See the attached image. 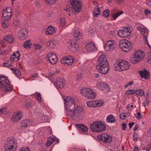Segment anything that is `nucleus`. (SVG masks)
Here are the masks:
<instances>
[{"mask_svg": "<svg viewBox=\"0 0 151 151\" xmlns=\"http://www.w3.org/2000/svg\"><path fill=\"white\" fill-rule=\"evenodd\" d=\"M89 92H90L88 93H88L86 97L90 99H93L96 96L95 93L93 90L91 89Z\"/></svg>", "mask_w": 151, "mask_h": 151, "instance_id": "473e14b6", "label": "nucleus"}, {"mask_svg": "<svg viewBox=\"0 0 151 151\" xmlns=\"http://www.w3.org/2000/svg\"><path fill=\"white\" fill-rule=\"evenodd\" d=\"M76 126L80 133L87 131V127L83 124H76Z\"/></svg>", "mask_w": 151, "mask_h": 151, "instance_id": "4be33fe9", "label": "nucleus"}, {"mask_svg": "<svg viewBox=\"0 0 151 151\" xmlns=\"http://www.w3.org/2000/svg\"><path fill=\"white\" fill-rule=\"evenodd\" d=\"M45 1L47 4L51 5L55 3L57 0H45Z\"/></svg>", "mask_w": 151, "mask_h": 151, "instance_id": "c03bdc74", "label": "nucleus"}, {"mask_svg": "<svg viewBox=\"0 0 151 151\" xmlns=\"http://www.w3.org/2000/svg\"><path fill=\"white\" fill-rule=\"evenodd\" d=\"M95 107H100L103 104V101L102 100L94 101Z\"/></svg>", "mask_w": 151, "mask_h": 151, "instance_id": "4c0bfd02", "label": "nucleus"}, {"mask_svg": "<svg viewBox=\"0 0 151 151\" xmlns=\"http://www.w3.org/2000/svg\"><path fill=\"white\" fill-rule=\"evenodd\" d=\"M7 111V109L6 108H1L0 109V115L4 113Z\"/></svg>", "mask_w": 151, "mask_h": 151, "instance_id": "864d4df0", "label": "nucleus"}, {"mask_svg": "<svg viewBox=\"0 0 151 151\" xmlns=\"http://www.w3.org/2000/svg\"><path fill=\"white\" fill-rule=\"evenodd\" d=\"M75 99L70 96L66 97L64 99V105L65 114L70 116L73 120L78 121L83 116L84 111L81 106H75Z\"/></svg>", "mask_w": 151, "mask_h": 151, "instance_id": "f257e3e1", "label": "nucleus"}, {"mask_svg": "<svg viewBox=\"0 0 151 151\" xmlns=\"http://www.w3.org/2000/svg\"><path fill=\"white\" fill-rule=\"evenodd\" d=\"M56 29L52 26H50L47 29L45 33L47 35H51L55 33Z\"/></svg>", "mask_w": 151, "mask_h": 151, "instance_id": "b1692460", "label": "nucleus"}, {"mask_svg": "<svg viewBox=\"0 0 151 151\" xmlns=\"http://www.w3.org/2000/svg\"><path fill=\"white\" fill-rule=\"evenodd\" d=\"M142 117V115L140 112L137 113L136 115H135V117L137 119H141Z\"/></svg>", "mask_w": 151, "mask_h": 151, "instance_id": "5fc2aeb1", "label": "nucleus"}, {"mask_svg": "<svg viewBox=\"0 0 151 151\" xmlns=\"http://www.w3.org/2000/svg\"><path fill=\"white\" fill-rule=\"evenodd\" d=\"M93 75L96 78H98L99 77V75L98 74L95 73L93 74Z\"/></svg>", "mask_w": 151, "mask_h": 151, "instance_id": "774afa93", "label": "nucleus"}, {"mask_svg": "<svg viewBox=\"0 0 151 151\" xmlns=\"http://www.w3.org/2000/svg\"><path fill=\"white\" fill-rule=\"evenodd\" d=\"M134 81H131L129 83H128L125 86V88H127L130 86H131L134 84Z\"/></svg>", "mask_w": 151, "mask_h": 151, "instance_id": "8fccbe9b", "label": "nucleus"}, {"mask_svg": "<svg viewBox=\"0 0 151 151\" xmlns=\"http://www.w3.org/2000/svg\"><path fill=\"white\" fill-rule=\"evenodd\" d=\"M135 93V90H129L126 92V93L128 95H132Z\"/></svg>", "mask_w": 151, "mask_h": 151, "instance_id": "09e8293b", "label": "nucleus"}, {"mask_svg": "<svg viewBox=\"0 0 151 151\" xmlns=\"http://www.w3.org/2000/svg\"><path fill=\"white\" fill-rule=\"evenodd\" d=\"M97 86L100 89L106 92L109 91L110 89L109 86L103 82H99L97 84Z\"/></svg>", "mask_w": 151, "mask_h": 151, "instance_id": "f3484780", "label": "nucleus"}, {"mask_svg": "<svg viewBox=\"0 0 151 151\" xmlns=\"http://www.w3.org/2000/svg\"><path fill=\"white\" fill-rule=\"evenodd\" d=\"M12 62L11 60L8 61H6L3 64V66L6 67H9L12 66Z\"/></svg>", "mask_w": 151, "mask_h": 151, "instance_id": "79ce46f5", "label": "nucleus"}, {"mask_svg": "<svg viewBox=\"0 0 151 151\" xmlns=\"http://www.w3.org/2000/svg\"><path fill=\"white\" fill-rule=\"evenodd\" d=\"M54 41V40L48 41L46 44L47 46L51 49L54 48L55 45Z\"/></svg>", "mask_w": 151, "mask_h": 151, "instance_id": "e433bc0d", "label": "nucleus"}, {"mask_svg": "<svg viewBox=\"0 0 151 151\" xmlns=\"http://www.w3.org/2000/svg\"><path fill=\"white\" fill-rule=\"evenodd\" d=\"M120 118L124 120L126 118V114L125 113H122L120 115Z\"/></svg>", "mask_w": 151, "mask_h": 151, "instance_id": "603ef678", "label": "nucleus"}, {"mask_svg": "<svg viewBox=\"0 0 151 151\" xmlns=\"http://www.w3.org/2000/svg\"><path fill=\"white\" fill-rule=\"evenodd\" d=\"M55 139L53 137H49L47 140V142L46 143V146L47 147H49L54 142Z\"/></svg>", "mask_w": 151, "mask_h": 151, "instance_id": "f704fd0d", "label": "nucleus"}, {"mask_svg": "<svg viewBox=\"0 0 151 151\" xmlns=\"http://www.w3.org/2000/svg\"><path fill=\"white\" fill-rule=\"evenodd\" d=\"M90 129L92 132H100L104 131L106 129V127L102 122L96 121L91 125Z\"/></svg>", "mask_w": 151, "mask_h": 151, "instance_id": "423d86ee", "label": "nucleus"}, {"mask_svg": "<svg viewBox=\"0 0 151 151\" xmlns=\"http://www.w3.org/2000/svg\"><path fill=\"white\" fill-rule=\"evenodd\" d=\"M134 124V122H132V123H129V127L130 129H131L132 128Z\"/></svg>", "mask_w": 151, "mask_h": 151, "instance_id": "338daca9", "label": "nucleus"}, {"mask_svg": "<svg viewBox=\"0 0 151 151\" xmlns=\"http://www.w3.org/2000/svg\"><path fill=\"white\" fill-rule=\"evenodd\" d=\"M135 93L137 95L141 96H142L144 95V91L142 89H141L136 90Z\"/></svg>", "mask_w": 151, "mask_h": 151, "instance_id": "37998d69", "label": "nucleus"}, {"mask_svg": "<svg viewBox=\"0 0 151 151\" xmlns=\"http://www.w3.org/2000/svg\"><path fill=\"white\" fill-rule=\"evenodd\" d=\"M69 49L73 52H75L77 49V45L74 42H73L71 41H70L68 43Z\"/></svg>", "mask_w": 151, "mask_h": 151, "instance_id": "5701e85b", "label": "nucleus"}, {"mask_svg": "<svg viewBox=\"0 0 151 151\" xmlns=\"http://www.w3.org/2000/svg\"><path fill=\"white\" fill-rule=\"evenodd\" d=\"M46 58L52 64H55L57 61V56L56 55L52 53H48L47 54Z\"/></svg>", "mask_w": 151, "mask_h": 151, "instance_id": "2eb2a0df", "label": "nucleus"}, {"mask_svg": "<svg viewBox=\"0 0 151 151\" xmlns=\"http://www.w3.org/2000/svg\"><path fill=\"white\" fill-rule=\"evenodd\" d=\"M74 36L75 38H76L78 40H79L81 37L80 31L79 30L78 28H75L74 29Z\"/></svg>", "mask_w": 151, "mask_h": 151, "instance_id": "cd10ccee", "label": "nucleus"}, {"mask_svg": "<svg viewBox=\"0 0 151 151\" xmlns=\"http://www.w3.org/2000/svg\"><path fill=\"white\" fill-rule=\"evenodd\" d=\"M133 105H130V104H128L127 106L126 109L128 110L132 109L133 108Z\"/></svg>", "mask_w": 151, "mask_h": 151, "instance_id": "6e6d98bb", "label": "nucleus"}, {"mask_svg": "<svg viewBox=\"0 0 151 151\" xmlns=\"http://www.w3.org/2000/svg\"><path fill=\"white\" fill-rule=\"evenodd\" d=\"M114 66L115 70L121 72L128 69L130 67V64L128 62L122 60L116 61Z\"/></svg>", "mask_w": 151, "mask_h": 151, "instance_id": "20e7f679", "label": "nucleus"}, {"mask_svg": "<svg viewBox=\"0 0 151 151\" xmlns=\"http://www.w3.org/2000/svg\"><path fill=\"white\" fill-rule=\"evenodd\" d=\"M94 103V101H88L87 102V105L88 106L95 107Z\"/></svg>", "mask_w": 151, "mask_h": 151, "instance_id": "49530a36", "label": "nucleus"}, {"mask_svg": "<svg viewBox=\"0 0 151 151\" xmlns=\"http://www.w3.org/2000/svg\"><path fill=\"white\" fill-rule=\"evenodd\" d=\"M57 81L56 83L58 87L59 88H61L64 87V81L62 78H58L57 79Z\"/></svg>", "mask_w": 151, "mask_h": 151, "instance_id": "bb28decb", "label": "nucleus"}, {"mask_svg": "<svg viewBox=\"0 0 151 151\" xmlns=\"http://www.w3.org/2000/svg\"><path fill=\"white\" fill-rule=\"evenodd\" d=\"M145 56V53L142 51L141 50H138L134 53L133 56L130 59V61L133 63H138L143 60Z\"/></svg>", "mask_w": 151, "mask_h": 151, "instance_id": "0eeeda50", "label": "nucleus"}, {"mask_svg": "<svg viewBox=\"0 0 151 151\" xmlns=\"http://www.w3.org/2000/svg\"><path fill=\"white\" fill-rule=\"evenodd\" d=\"M139 73L142 78H144L145 79H148L149 78V72L145 69L139 71Z\"/></svg>", "mask_w": 151, "mask_h": 151, "instance_id": "6ab92c4d", "label": "nucleus"}, {"mask_svg": "<svg viewBox=\"0 0 151 151\" xmlns=\"http://www.w3.org/2000/svg\"><path fill=\"white\" fill-rule=\"evenodd\" d=\"M87 50L89 52L94 51L96 50V47L95 44L93 42L87 44L86 46Z\"/></svg>", "mask_w": 151, "mask_h": 151, "instance_id": "aec40b11", "label": "nucleus"}, {"mask_svg": "<svg viewBox=\"0 0 151 151\" xmlns=\"http://www.w3.org/2000/svg\"><path fill=\"white\" fill-rule=\"evenodd\" d=\"M116 44L114 40H109L107 41L104 46V49L106 51L113 50L116 46Z\"/></svg>", "mask_w": 151, "mask_h": 151, "instance_id": "9d476101", "label": "nucleus"}, {"mask_svg": "<svg viewBox=\"0 0 151 151\" xmlns=\"http://www.w3.org/2000/svg\"><path fill=\"white\" fill-rule=\"evenodd\" d=\"M131 32L129 27H124L123 29L119 30L118 32V35L122 37H125L129 36Z\"/></svg>", "mask_w": 151, "mask_h": 151, "instance_id": "9b49d317", "label": "nucleus"}, {"mask_svg": "<svg viewBox=\"0 0 151 151\" xmlns=\"http://www.w3.org/2000/svg\"><path fill=\"white\" fill-rule=\"evenodd\" d=\"M0 89L6 91H9L13 89V86L7 78L0 76Z\"/></svg>", "mask_w": 151, "mask_h": 151, "instance_id": "39448f33", "label": "nucleus"}, {"mask_svg": "<svg viewBox=\"0 0 151 151\" xmlns=\"http://www.w3.org/2000/svg\"><path fill=\"white\" fill-rule=\"evenodd\" d=\"M32 44L31 40H27L24 42L23 46L25 48H29L31 47Z\"/></svg>", "mask_w": 151, "mask_h": 151, "instance_id": "72a5a7b5", "label": "nucleus"}, {"mask_svg": "<svg viewBox=\"0 0 151 151\" xmlns=\"http://www.w3.org/2000/svg\"><path fill=\"white\" fill-rule=\"evenodd\" d=\"M127 124L125 122H124L122 124V129L123 130H125L126 128Z\"/></svg>", "mask_w": 151, "mask_h": 151, "instance_id": "052dcab7", "label": "nucleus"}, {"mask_svg": "<svg viewBox=\"0 0 151 151\" xmlns=\"http://www.w3.org/2000/svg\"><path fill=\"white\" fill-rule=\"evenodd\" d=\"M4 39L8 42L12 43L14 41V36L12 35H9L5 36Z\"/></svg>", "mask_w": 151, "mask_h": 151, "instance_id": "2f4dec72", "label": "nucleus"}, {"mask_svg": "<svg viewBox=\"0 0 151 151\" xmlns=\"http://www.w3.org/2000/svg\"><path fill=\"white\" fill-rule=\"evenodd\" d=\"M139 128V125L137 124L135 125V127L133 129L134 131H135L137 130Z\"/></svg>", "mask_w": 151, "mask_h": 151, "instance_id": "69168bd1", "label": "nucleus"}, {"mask_svg": "<svg viewBox=\"0 0 151 151\" xmlns=\"http://www.w3.org/2000/svg\"><path fill=\"white\" fill-rule=\"evenodd\" d=\"M2 19L9 20L12 16V9L10 7H7L4 9L3 11Z\"/></svg>", "mask_w": 151, "mask_h": 151, "instance_id": "ddd939ff", "label": "nucleus"}, {"mask_svg": "<svg viewBox=\"0 0 151 151\" xmlns=\"http://www.w3.org/2000/svg\"><path fill=\"white\" fill-rule=\"evenodd\" d=\"M6 45L5 42L4 40L0 41V54H3L5 52V50L3 47H5Z\"/></svg>", "mask_w": 151, "mask_h": 151, "instance_id": "a878e982", "label": "nucleus"}, {"mask_svg": "<svg viewBox=\"0 0 151 151\" xmlns=\"http://www.w3.org/2000/svg\"><path fill=\"white\" fill-rule=\"evenodd\" d=\"M20 54L19 51L14 52L11 56L10 60L12 61H17L19 59Z\"/></svg>", "mask_w": 151, "mask_h": 151, "instance_id": "393cba45", "label": "nucleus"}, {"mask_svg": "<svg viewBox=\"0 0 151 151\" xmlns=\"http://www.w3.org/2000/svg\"><path fill=\"white\" fill-rule=\"evenodd\" d=\"M74 61V58L70 55L64 57L61 60V62L62 63L66 64L68 65H72Z\"/></svg>", "mask_w": 151, "mask_h": 151, "instance_id": "4468645a", "label": "nucleus"}, {"mask_svg": "<svg viewBox=\"0 0 151 151\" xmlns=\"http://www.w3.org/2000/svg\"><path fill=\"white\" fill-rule=\"evenodd\" d=\"M8 20L3 19H2L1 24L2 26L4 28H7L9 25V23Z\"/></svg>", "mask_w": 151, "mask_h": 151, "instance_id": "c9c22d12", "label": "nucleus"}, {"mask_svg": "<svg viewBox=\"0 0 151 151\" xmlns=\"http://www.w3.org/2000/svg\"><path fill=\"white\" fill-rule=\"evenodd\" d=\"M35 98L39 102H41V94L40 93H37V94L35 96Z\"/></svg>", "mask_w": 151, "mask_h": 151, "instance_id": "de8ad7c7", "label": "nucleus"}, {"mask_svg": "<svg viewBox=\"0 0 151 151\" xmlns=\"http://www.w3.org/2000/svg\"><path fill=\"white\" fill-rule=\"evenodd\" d=\"M98 139L100 140H102L104 142L109 143L112 140V137L106 134H102L97 136Z\"/></svg>", "mask_w": 151, "mask_h": 151, "instance_id": "f8f14e48", "label": "nucleus"}, {"mask_svg": "<svg viewBox=\"0 0 151 151\" xmlns=\"http://www.w3.org/2000/svg\"><path fill=\"white\" fill-rule=\"evenodd\" d=\"M119 45L120 48L124 52H129L132 49L131 44L128 41L124 40L120 41Z\"/></svg>", "mask_w": 151, "mask_h": 151, "instance_id": "1a4fd4ad", "label": "nucleus"}, {"mask_svg": "<svg viewBox=\"0 0 151 151\" xmlns=\"http://www.w3.org/2000/svg\"><path fill=\"white\" fill-rule=\"evenodd\" d=\"M91 89L89 88H83L81 90V93L85 97H86L87 94L89 92Z\"/></svg>", "mask_w": 151, "mask_h": 151, "instance_id": "c756f323", "label": "nucleus"}, {"mask_svg": "<svg viewBox=\"0 0 151 151\" xmlns=\"http://www.w3.org/2000/svg\"><path fill=\"white\" fill-rule=\"evenodd\" d=\"M70 2L73 8L70 7H67L64 9V10L66 12H69L68 15L69 16L71 15L69 12L71 11L72 10L74 11H75L76 12L79 13L81 10L82 5L81 1L79 0H70Z\"/></svg>", "mask_w": 151, "mask_h": 151, "instance_id": "7ed1b4c3", "label": "nucleus"}, {"mask_svg": "<svg viewBox=\"0 0 151 151\" xmlns=\"http://www.w3.org/2000/svg\"><path fill=\"white\" fill-rule=\"evenodd\" d=\"M147 35H143V39L145 40V41L147 42L146 44L147 45V46H148L149 45L147 42Z\"/></svg>", "mask_w": 151, "mask_h": 151, "instance_id": "e2e57ef3", "label": "nucleus"}, {"mask_svg": "<svg viewBox=\"0 0 151 151\" xmlns=\"http://www.w3.org/2000/svg\"><path fill=\"white\" fill-rule=\"evenodd\" d=\"M98 60V64L96 66V68L100 73L103 74H107L109 70V66L107 59L105 55L99 52Z\"/></svg>", "mask_w": 151, "mask_h": 151, "instance_id": "f03ea898", "label": "nucleus"}, {"mask_svg": "<svg viewBox=\"0 0 151 151\" xmlns=\"http://www.w3.org/2000/svg\"><path fill=\"white\" fill-rule=\"evenodd\" d=\"M124 12L123 11H120L118 12L113 13L112 14L113 19L115 20L116 18L120 15L123 14Z\"/></svg>", "mask_w": 151, "mask_h": 151, "instance_id": "7c9ffc66", "label": "nucleus"}, {"mask_svg": "<svg viewBox=\"0 0 151 151\" xmlns=\"http://www.w3.org/2000/svg\"><path fill=\"white\" fill-rule=\"evenodd\" d=\"M17 147V143L16 141L11 139L8 141L4 145L5 151H16Z\"/></svg>", "mask_w": 151, "mask_h": 151, "instance_id": "6e6552de", "label": "nucleus"}, {"mask_svg": "<svg viewBox=\"0 0 151 151\" xmlns=\"http://www.w3.org/2000/svg\"><path fill=\"white\" fill-rule=\"evenodd\" d=\"M150 11L149 10L147 9H146L145 10L144 12H145V13L146 15H147L148 14H150Z\"/></svg>", "mask_w": 151, "mask_h": 151, "instance_id": "0e129e2a", "label": "nucleus"}, {"mask_svg": "<svg viewBox=\"0 0 151 151\" xmlns=\"http://www.w3.org/2000/svg\"><path fill=\"white\" fill-rule=\"evenodd\" d=\"M11 69L13 71V73L16 75L19 76L21 75V73L20 72L17 68H11Z\"/></svg>", "mask_w": 151, "mask_h": 151, "instance_id": "ea45409f", "label": "nucleus"}, {"mask_svg": "<svg viewBox=\"0 0 151 151\" xmlns=\"http://www.w3.org/2000/svg\"><path fill=\"white\" fill-rule=\"evenodd\" d=\"M138 137L137 134L136 133H134L133 135V140H136L138 139Z\"/></svg>", "mask_w": 151, "mask_h": 151, "instance_id": "bf43d9fd", "label": "nucleus"}, {"mask_svg": "<svg viewBox=\"0 0 151 151\" xmlns=\"http://www.w3.org/2000/svg\"><path fill=\"white\" fill-rule=\"evenodd\" d=\"M103 16L104 17H109V11L108 9H107L104 11L103 13Z\"/></svg>", "mask_w": 151, "mask_h": 151, "instance_id": "a18cd8bd", "label": "nucleus"}, {"mask_svg": "<svg viewBox=\"0 0 151 151\" xmlns=\"http://www.w3.org/2000/svg\"><path fill=\"white\" fill-rule=\"evenodd\" d=\"M138 29L141 31V33L142 34H144L145 33V30L144 28L139 27H138Z\"/></svg>", "mask_w": 151, "mask_h": 151, "instance_id": "13d9d810", "label": "nucleus"}, {"mask_svg": "<svg viewBox=\"0 0 151 151\" xmlns=\"http://www.w3.org/2000/svg\"><path fill=\"white\" fill-rule=\"evenodd\" d=\"M99 8L100 7L99 6H96L93 12L94 16L96 17L100 14Z\"/></svg>", "mask_w": 151, "mask_h": 151, "instance_id": "58836bf2", "label": "nucleus"}, {"mask_svg": "<svg viewBox=\"0 0 151 151\" xmlns=\"http://www.w3.org/2000/svg\"><path fill=\"white\" fill-rule=\"evenodd\" d=\"M28 31L25 28L22 29L18 32V38L20 40L25 39L27 36Z\"/></svg>", "mask_w": 151, "mask_h": 151, "instance_id": "dca6fc26", "label": "nucleus"}, {"mask_svg": "<svg viewBox=\"0 0 151 151\" xmlns=\"http://www.w3.org/2000/svg\"><path fill=\"white\" fill-rule=\"evenodd\" d=\"M32 121L31 120H24L22 121L20 124V126L22 127L25 128L32 125Z\"/></svg>", "mask_w": 151, "mask_h": 151, "instance_id": "412c9836", "label": "nucleus"}, {"mask_svg": "<svg viewBox=\"0 0 151 151\" xmlns=\"http://www.w3.org/2000/svg\"><path fill=\"white\" fill-rule=\"evenodd\" d=\"M66 22L65 18H62L60 19V25L62 27H63L66 24Z\"/></svg>", "mask_w": 151, "mask_h": 151, "instance_id": "a19ab883", "label": "nucleus"}, {"mask_svg": "<svg viewBox=\"0 0 151 151\" xmlns=\"http://www.w3.org/2000/svg\"><path fill=\"white\" fill-rule=\"evenodd\" d=\"M34 46L35 49L37 50H39L42 48L41 46L38 44H34Z\"/></svg>", "mask_w": 151, "mask_h": 151, "instance_id": "3c124183", "label": "nucleus"}, {"mask_svg": "<svg viewBox=\"0 0 151 151\" xmlns=\"http://www.w3.org/2000/svg\"><path fill=\"white\" fill-rule=\"evenodd\" d=\"M149 103V101L147 100L146 99L145 101L142 103V106L145 107L146 106H147Z\"/></svg>", "mask_w": 151, "mask_h": 151, "instance_id": "4d7b16f0", "label": "nucleus"}, {"mask_svg": "<svg viewBox=\"0 0 151 151\" xmlns=\"http://www.w3.org/2000/svg\"><path fill=\"white\" fill-rule=\"evenodd\" d=\"M19 151H30L28 147L22 148L20 149Z\"/></svg>", "mask_w": 151, "mask_h": 151, "instance_id": "680f3d73", "label": "nucleus"}, {"mask_svg": "<svg viewBox=\"0 0 151 151\" xmlns=\"http://www.w3.org/2000/svg\"><path fill=\"white\" fill-rule=\"evenodd\" d=\"M22 117V113L19 111H17L13 114L12 119L14 121H17L20 120Z\"/></svg>", "mask_w": 151, "mask_h": 151, "instance_id": "a211bd4d", "label": "nucleus"}, {"mask_svg": "<svg viewBox=\"0 0 151 151\" xmlns=\"http://www.w3.org/2000/svg\"><path fill=\"white\" fill-rule=\"evenodd\" d=\"M106 121L108 123H113L115 122L116 120L115 117L112 115L110 114L107 117Z\"/></svg>", "mask_w": 151, "mask_h": 151, "instance_id": "c85d7f7f", "label": "nucleus"}]
</instances>
